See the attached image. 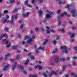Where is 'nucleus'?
Returning a JSON list of instances; mask_svg holds the SVG:
<instances>
[{"mask_svg":"<svg viewBox=\"0 0 77 77\" xmlns=\"http://www.w3.org/2000/svg\"><path fill=\"white\" fill-rule=\"evenodd\" d=\"M60 49L63 52V53H68V51H70V49H67L66 46H62L60 48Z\"/></svg>","mask_w":77,"mask_h":77,"instance_id":"obj_1","label":"nucleus"},{"mask_svg":"<svg viewBox=\"0 0 77 77\" xmlns=\"http://www.w3.org/2000/svg\"><path fill=\"white\" fill-rule=\"evenodd\" d=\"M18 15H19L18 14H17L15 16L13 15L11 16V23L12 24H13L14 23V19H17V17H18Z\"/></svg>","mask_w":77,"mask_h":77,"instance_id":"obj_2","label":"nucleus"},{"mask_svg":"<svg viewBox=\"0 0 77 77\" xmlns=\"http://www.w3.org/2000/svg\"><path fill=\"white\" fill-rule=\"evenodd\" d=\"M25 39H27V43L31 44L33 42V39L31 38L29 36H26L24 37Z\"/></svg>","mask_w":77,"mask_h":77,"instance_id":"obj_3","label":"nucleus"},{"mask_svg":"<svg viewBox=\"0 0 77 77\" xmlns=\"http://www.w3.org/2000/svg\"><path fill=\"white\" fill-rule=\"evenodd\" d=\"M4 37H5V38H8V36H7V34H5L4 35H1V37L0 38V41H2V42H5L6 41V39H4L2 40L3 38H4Z\"/></svg>","mask_w":77,"mask_h":77,"instance_id":"obj_4","label":"nucleus"},{"mask_svg":"<svg viewBox=\"0 0 77 77\" xmlns=\"http://www.w3.org/2000/svg\"><path fill=\"white\" fill-rule=\"evenodd\" d=\"M75 11H76V10L75 9L71 10V13L72 14L73 17H75V16H77V14H75Z\"/></svg>","mask_w":77,"mask_h":77,"instance_id":"obj_5","label":"nucleus"},{"mask_svg":"<svg viewBox=\"0 0 77 77\" xmlns=\"http://www.w3.org/2000/svg\"><path fill=\"white\" fill-rule=\"evenodd\" d=\"M5 44L7 45V48H9V47H10L11 46V44L10 42H8V41H6Z\"/></svg>","mask_w":77,"mask_h":77,"instance_id":"obj_6","label":"nucleus"},{"mask_svg":"<svg viewBox=\"0 0 77 77\" xmlns=\"http://www.w3.org/2000/svg\"><path fill=\"white\" fill-rule=\"evenodd\" d=\"M9 67H10V65L8 64L4 67L3 70L4 71H6V70L8 68H9Z\"/></svg>","mask_w":77,"mask_h":77,"instance_id":"obj_7","label":"nucleus"},{"mask_svg":"<svg viewBox=\"0 0 77 77\" xmlns=\"http://www.w3.org/2000/svg\"><path fill=\"white\" fill-rule=\"evenodd\" d=\"M35 69L38 68L39 69V70H41V69H42V67H41V66H35Z\"/></svg>","mask_w":77,"mask_h":77,"instance_id":"obj_8","label":"nucleus"},{"mask_svg":"<svg viewBox=\"0 0 77 77\" xmlns=\"http://www.w3.org/2000/svg\"><path fill=\"white\" fill-rule=\"evenodd\" d=\"M11 56V54H8L6 55H5V60H6V59H8V58L9 57H10Z\"/></svg>","mask_w":77,"mask_h":77,"instance_id":"obj_9","label":"nucleus"},{"mask_svg":"<svg viewBox=\"0 0 77 77\" xmlns=\"http://www.w3.org/2000/svg\"><path fill=\"white\" fill-rule=\"evenodd\" d=\"M71 75H72L73 77H77V75L74 73L71 72Z\"/></svg>","mask_w":77,"mask_h":77,"instance_id":"obj_10","label":"nucleus"},{"mask_svg":"<svg viewBox=\"0 0 77 77\" xmlns=\"http://www.w3.org/2000/svg\"><path fill=\"white\" fill-rule=\"evenodd\" d=\"M52 74H54L55 75H56L57 74V73H56L54 71H52L50 75V76H51Z\"/></svg>","mask_w":77,"mask_h":77,"instance_id":"obj_11","label":"nucleus"},{"mask_svg":"<svg viewBox=\"0 0 77 77\" xmlns=\"http://www.w3.org/2000/svg\"><path fill=\"white\" fill-rule=\"evenodd\" d=\"M67 15V13L65 12H64L63 14H61V17H64V15Z\"/></svg>","mask_w":77,"mask_h":77,"instance_id":"obj_12","label":"nucleus"},{"mask_svg":"<svg viewBox=\"0 0 77 77\" xmlns=\"http://www.w3.org/2000/svg\"><path fill=\"white\" fill-rule=\"evenodd\" d=\"M38 15L40 16H41V15L42 14V11H38Z\"/></svg>","mask_w":77,"mask_h":77,"instance_id":"obj_13","label":"nucleus"},{"mask_svg":"<svg viewBox=\"0 0 77 77\" xmlns=\"http://www.w3.org/2000/svg\"><path fill=\"white\" fill-rule=\"evenodd\" d=\"M16 65H17V63H15L14 66H13V70H15V67H16Z\"/></svg>","mask_w":77,"mask_h":77,"instance_id":"obj_14","label":"nucleus"},{"mask_svg":"<svg viewBox=\"0 0 77 77\" xmlns=\"http://www.w3.org/2000/svg\"><path fill=\"white\" fill-rule=\"evenodd\" d=\"M39 50H42V51H43L44 50V47H41V46L39 47L38 48Z\"/></svg>","mask_w":77,"mask_h":77,"instance_id":"obj_15","label":"nucleus"},{"mask_svg":"<svg viewBox=\"0 0 77 77\" xmlns=\"http://www.w3.org/2000/svg\"><path fill=\"white\" fill-rule=\"evenodd\" d=\"M51 17V16L49 14H46L45 16L46 18H50Z\"/></svg>","mask_w":77,"mask_h":77,"instance_id":"obj_16","label":"nucleus"},{"mask_svg":"<svg viewBox=\"0 0 77 77\" xmlns=\"http://www.w3.org/2000/svg\"><path fill=\"white\" fill-rule=\"evenodd\" d=\"M57 1H59V4H62V3H63V4H64V3H65V1L64 2H61V1H60V0H57Z\"/></svg>","mask_w":77,"mask_h":77,"instance_id":"obj_17","label":"nucleus"},{"mask_svg":"<svg viewBox=\"0 0 77 77\" xmlns=\"http://www.w3.org/2000/svg\"><path fill=\"white\" fill-rule=\"evenodd\" d=\"M9 20H7V19H5L4 20L3 22L4 23H5V22H7V23H9Z\"/></svg>","mask_w":77,"mask_h":77,"instance_id":"obj_18","label":"nucleus"},{"mask_svg":"<svg viewBox=\"0 0 77 77\" xmlns=\"http://www.w3.org/2000/svg\"><path fill=\"white\" fill-rule=\"evenodd\" d=\"M55 61L56 62H58L59 61V58L58 57H57L55 59Z\"/></svg>","mask_w":77,"mask_h":77,"instance_id":"obj_19","label":"nucleus"},{"mask_svg":"<svg viewBox=\"0 0 77 77\" xmlns=\"http://www.w3.org/2000/svg\"><path fill=\"white\" fill-rule=\"evenodd\" d=\"M30 14V13L29 12H27L26 13L25 15H26V17H27L29 15V14Z\"/></svg>","mask_w":77,"mask_h":77,"instance_id":"obj_20","label":"nucleus"},{"mask_svg":"<svg viewBox=\"0 0 77 77\" xmlns=\"http://www.w3.org/2000/svg\"><path fill=\"white\" fill-rule=\"evenodd\" d=\"M8 12V10H5L4 11L3 14H7Z\"/></svg>","mask_w":77,"mask_h":77,"instance_id":"obj_21","label":"nucleus"},{"mask_svg":"<svg viewBox=\"0 0 77 77\" xmlns=\"http://www.w3.org/2000/svg\"><path fill=\"white\" fill-rule=\"evenodd\" d=\"M14 0H11L10 1V3H14Z\"/></svg>","mask_w":77,"mask_h":77,"instance_id":"obj_22","label":"nucleus"},{"mask_svg":"<svg viewBox=\"0 0 77 77\" xmlns=\"http://www.w3.org/2000/svg\"><path fill=\"white\" fill-rule=\"evenodd\" d=\"M75 35V34L74 33L72 34L71 35V38H73V37H74Z\"/></svg>","mask_w":77,"mask_h":77,"instance_id":"obj_23","label":"nucleus"},{"mask_svg":"<svg viewBox=\"0 0 77 77\" xmlns=\"http://www.w3.org/2000/svg\"><path fill=\"white\" fill-rule=\"evenodd\" d=\"M12 49H17V47L15 46H13L12 47Z\"/></svg>","mask_w":77,"mask_h":77,"instance_id":"obj_24","label":"nucleus"},{"mask_svg":"<svg viewBox=\"0 0 77 77\" xmlns=\"http://www.w3.org/2000/svg\"><path fill=\"white\" fill-rule=\"evenodd\" d=\"M28 63H29V60H27L26 61V62L24 64L25 65H27V64H28Z\"/></svg>","mask_w":77,"mask_h":77,"instance_id":"obj_25","label":"nucleus"},{"mask_svg":"<svg viewBox=\"0 0 77 77\" xmlns=\"http://www.w3.org/2000/svg\"><path fill=\"white\" fill-rule=\"evenodd\" d=\"M57 42H56V40H54L53 42V43L54 45H55Z\"/></svg>","mask_w":77,"mask_h":77,"instance_id":"obj_26","label":"nucleus"},{"mask_svg":"<svg viewBox=\"0 0 77 77\" xmlns=\"http://www.w3.org/2000/svg\"><path fill=\"white\" fill-rule=\"evenodd\" d=\"M19 68H21V69H23V67L21 65H19Z\"/></svg>","mask_w":77,"mask_h":77,"instance_id":"obj_27","label":"nucleus"},{"mask_svg":"<svg viewBox=\"0 0 77 77\" xmlns=\"http://www.w3.org/2000/svg\"><path fill=\"white\" fill-rule=\"evenodd\" d=\"M5 30L6 32H8V28H5Z\"/></svg>","mask_w":77,"mask_h":77,"instance_id":"obj_28","label":"nucleus"},{"mask_svg":"<svg viewBox=\"0 0 77 77\" xmlns=\"http://www.w3.org/2000/svg\"><path fill=\"white\" fill-rule=\"evenodd\" d=\"M20 58V55L19 54H18L17 56V57H16V59H18Z\"/></svg>","mask_w":77,"mask_h":77,"instance_id":"obj_29","label":"nucleus"},{"mask_svg":"<svg viewBox=\"0 0 77 77\" xmlns=\"http://www.w3.org/2000/svg\"><path fill=\"white\" fill-rule=\"evenodd\" d=\"M4 16V14H2V13H0V18H2V16Z\"/></svg>","mask_w":77,"mask_h":77,"instance_id":"obj_30","label":"nucleus"},{"mask_svg":"<svg viewBox=\"0 0 77 77\" xmlns=\"http://www.w3.org/2000/svg\"><path fill=\"white\" fill-rule=\"evenodd\" d=\"M28 3V0H26L24 4L25 5H26L27 4V3Z\"/></svg>","mask_w":77,"mask_h":77,"instance_id":"obj_31","label":"nucleus"},{"mask_svg":"<svg viewBox=\"0 0 77 77\" xmlns=\"http://www.w3.org/2000/svg\"><path fill=\"white\" fill-rule=\"evenodd\" d=\"M60 31H61V32H62L63 33H64L65 32V30L63 29H60Z\"/></svg>","mask_w":77,"mask_h":77,"instance_id":"obj_32","label":"nucleus"},{"mask_svg":"<svg viewBox=\"0 0 77 77\" xmlns=\"http://www.w3.org/2000/svg\"><path fill=\"white\" fill-rule=\"evenodd\" d=\"M48 41V40H45V42H44L43 43V45H45V44H46V42H47Z\"/></svg>","mask_w":77,"mask_h":77,"instance_id":"obj_33","label":"nucleus"},{"mask_svg":"<svg viewBox=\"0 0 77 77\" xmlns=\"http://www.w3.org/2000/svg\"><path fill=\"white\" fill-rule=\"evenodd\" d=\"M43 75L44 76V77H47V74H45V73H43Z\"/></svg>","mask_w":77,"mask_h":77,"instance_id":"obj_34","label":"nucleus"},{"mask_svg":"<svg viewBox=\"0 0 77 77\" xmlns=\"http://www.w3.org/2000/svg\"><path fill=\"white\" fill-rule=\"evenodd\" d=\"M56 51H57V49H55V51H53L52 52L54 54V53H55L56 52Z\"/></svg>","mask_w":77,"mask_h":77,"instance_id":"obj_35","label":"nucleus"},{"mask_svg":"<svg viewBox=\"0 0 77 77\" xmlns=\"http://www.w3.org/2000/svg\"><path fill=\"white\" fill-rule=\"evenodd\" d=\"M30 58L31 59H35V57L33 56H31L30 57Z\"/></svg>","mask_w":77,"mask_h":77,"instance_id":"obj_36","label":"nucleus"},{"mask_svg":"<svg viewBox=\"0 0 77 77\" xmlns=\"http://www.w3.org/2000/svg\"><path fill=\"white\" fill-rule=\"evenodd\" d=\"M65 58H61L60 59V60L61 61H63H63H65Z\"/></svg>","mask_w":77,"mask_h":77,"instance_id":"obj_37","label":"nucleus"},{"mask_svg":"<svg viewBox=\"0 0 77 77\" xmlns=\"http://www.w3.org/2000/svg\"><path fill=\"white\" fill-rule=\"evenodd\" d=\"M23 26H24V24H22L20 26V28L22 29V28H23Z\"/></svg>","mask_w":77,"mask_h":77,"instance_id":"obj_38","label":"nucleus"},{"mask_svg":"<svg viewBox=\"0 0 77 77\" xmlns=\"http://www.w3.org/2000/svg\"><path fill=\"white\" fill-rule=\"evenodd\" d=\"M22 16L23 17H26V14L25 15L23 13L22 14Z\"/></svg>","mask_w":77,"mask_h":77,"instance_id":"obj_39","label":"nucleus"},{"mask_svg":"<svg viewBox=\"0 0 77 77\" xmlns=\"http://www.w3.org/2000/svg\"><path fill=\"white\" fill-rule=\"evenodd\" d=\"M18 37L19 38H21V35L20 34V33H18Z\"/></svg>","mask_w":77,"mask_h":77,"instance_id":"obj_40","label":"nucleus"},{"mask_svg":"<svg viewBox=\"0 0 77 77\" xmlns=\"http://www.w3.org/2000/svg\"><path fill=\"white\" fill-rule=\"evenodd\" d=\"M46 32L48 34H49L50 32V31L48 30L46 31Z\"/></svg>","mask_w":77,"mask_h":77,"instance_id":"obj_41","label":"nucleus"},{"mask_svg":"<svg viewBox=\"0 0 77 77\" xmlns=\"http://www.w3.org/2000/svg\"><path fill=\"white\" fill-rule=\"evenodd\" d=\"M69 7H70V5H67L66 6V8H69Z\"/></svg>","mask_w":77,"mask_h":77,"instance_id":"obj_42","label":"nucleus"},{"mask_svg":"<svg viewBox=\"0 0 77 77\" xmlns=\"http://www.w3.org/2000/svg\"><path fill=\"white\" fill-rule=\"evenodd\" d=\"M72 65H75V61L73 62Z\"/></svg>","mask_w":77,"mask_h":77,"instance_id":"obj_43","label":"nucleus"},{"mask_svg":"<svg viewBox=\"0 0 77 77\" xmlns=\"http://www.w3.org/2000/svg\"><path fill=\"white\" fill-rule=\"evenodd\" d=\"M74 49L76 51V52L77 53V47H75L74 48Z\"/></svg>","mask_w":77,"mask_h":77,"instance_id":"obj_44","label":"nucleus"},{"mask_svg":"<svg viewBox=\"0 0 77 77\" xmlns=\"http://www.w3.org/2000/svg\"><path fill=\"white\" fill-rule=\"evenodd\" d=\"M77 59V57H73V59H74V60H76Z\"/></svg>","mask_w":77,"mask_h":77,"instance_id":"obj_45","label":"nucleus"},{"mask_svg":"<svg viewBox=\"0 0 77 77\" xmlns=\"http://www.w3.org/2000/svg\"><path fill=\"white\" fill-rule=\"evenodd\" d=\"M9 16L8 15H7L6 16V18L7 19H9Z\"/></svg>","mask_w":77,"mask_h":77,"instance_id":"obj_46","label":"nucleus"},{"mask_svg":"<svg viewBox=\"0 0 77 77\" xmlns=\"http://www.w3.org/2000/svg\"><path fill=\"white\" fill-rule=\"evenodd\" d=\"M27 6H28V7H29V8H31L32 7V6H31V5H27Z\"/></svg>","mask_w":77,"mask_h":77,"instance_id":"obj_47","label":"nucleus"},{"mask_svg":"<svg viewBox=\"0 0 77 77\" xmlns=\"http://www.w3.org/2000/svg\"><path fill=\"white\" fill-rule=\"evenodd\" d=\"M35 30L36 31H38L39 30V28H36L35 29Z\"/></svg>","mask_w":77,"mask_h":77,"instance_id":"obj_48","label":"nucleus"},{"mask_svg":"<svg viewBox=\"0 0 77 77\" xmlns=\"http://www.w3.org/2000/svg\"><path fill=\"white\" fill-rule=\"evenodd\" d=\"M38 1H39L40 2V3H42V2H43V1L42 0H37Z\"/></svg>","mask_w":77,"mask_h":77,"instance_id":"obj_49","label":"nucleus"},{"mask_svg":"<svg viewBox=\"0 0 77 77\" xmlns=\"http://www.w3.org/2000/svg\"><path fill=\"white\" fill-rule=\"evenodd\" d=\"M60 23H61V22L60 21H59L58 22V25H60Z\"/></svg>","mask_w":77,"mask_h":77,"instance_id":"obj_50","label":"nucleus"},{"mask_svg":"<svg viewBox=\"0 0 77 77\" xmlns=\"http://www.w3.org/2000/svg\"><path fill=\"white\" fill-rule=\"evenodd\" d=\"M46 28L47 30H49V29H50V28H49L48 27V26H47L46 27Z\"/></svg>","mask_w":77,"mask_h":77,"instance_id":"obj_51","label":"nucleus"},{"mask_svg":"<svg viewBox=\"0 0 77 77\" xmlns=\"http://www.w3.org/2000/svg\"><path fill=\"white\" fill-rule=\"evenodd\" d=\"M25 44V42L23 41L22 43V45H24Z\"/></svg>","mask_w":77,"mask_h":77,"instance_id":"obj_52","label":"nucleus"},{"mask_svg":"<svg viewBox=\"0 0 77 77\" xmlns=\"http://www.w3.org/2000/svg\"><path fill=\"white\" fill-rule=\"evenodd\" d=\"M32 3H34L35 2V0H31Z\"/></svg>","mask_w":77,"mask_h":77,"instance_id":"obj_53","label":"nucleus"},{"mask_svg":"<svg viewBox=\"0 0 77 77\" xmlns=\"http://www.w3.org/2000/svg\"><path fill=\"white\" fill-rule=\"evenodd\" d=\"M32 39H35V36L33 35L32 36Z\"/></svg>","mask_w":77,"mask_h":77,"instance_id":"obj_54","label":"nucleus"},{"mask_svg":"<svg viewBox=\"0 0 77 77\" xmlns=\"http://www.w3.org/2000/svg\"><path fill=\"white\" fill-rule=\"evenodd\" d=\"M32 77H37V76L35 75H32Z\"/></svg>","mask_w":77,"mask_h":77,"instance_id":"obj_55","label":"nucleus"},{"mask_svg":"<svg viewBox=\"0 0 77 77\" xmlns=\"http://www.w3.org/2000/svg\"><path fill=\"white\" fill-rule=\"evenodd\" d=\"M73 41H74V40L73 39H70V42H72Z\"/></svg>","mask_w":77,"mask_h":77,"instance_id":"obj_56","label":"nucleus"},{"mask_svg":"<svg viewBox=\"0 0 77 77\" xmlns=\"http://www.w3.org/2000/svg\"><path fill=\"white\" fill-rule=\"evenodd\" d=\"M60 10H57V13H58V14H59V13H60Z\"/></svg>","mask_w":77,"mask_h":77,"instance_id":"obj_57","label":"nucleus"},{"mask_svg":"<svg viewBox=\"0 0 77 77\" xmlns=\"http://www.w3.org/2000/svg\"><path fill=\"white\" fill-rule=\"evenodd\" d=\"M23 72L24 73V74H27V72H26L25 71H23Z\"/></svg>","mask_w":77,"mask_h":77,"instance_id":"obj_58","label":"nucleus"},{"mask_svg":"<svg viewBox=\"0 0 77 77\" xmlns=\"http://www.w3.org/2000/svg\"><path fill=\"white\" fill-rule=\"evenodd\" d=\"M70 58H69V57H68L67 58V60H69V59Z\"/></svg>","mask_w":77,"mask_h":77,"instance_id":"obj_59","label":"nucleus"},{"mask_svg":"<svg viewBox=\"0 0 77 77\" xmlns=\"http://www.w3.org/2000/svg\"><path fill=\"white\" fill-rule=\"evenodd\" d=\"M59 39V36H57V40Z\"/></svg>","mask_w":77,"mask_h":77,"instance_id":"obj_60","label":"nucleus"},{"mask_svg":"<svg viewBox=\"0 0 77 77\" xmlns=\"http://www.w3.org/2000/svg\"><path fill=\"white\" fill-rule=\"evenodd\" d=\"M42 32H44V29L43 28H42Z\"/></svg>","mask_w":77,"mask_h":77,"instance_id":"obj_61","label":"nucleus"},{"mask_svg":"<svg viewBox=\"0 0 77 77\" xmlns=\"http://www.w3.org/2000/svg\"><path fill=\"white\" fill-rule=\"evenodd\" d=\"M31 54H32V53H30L28 54V56H30Z\"/></svg>","mask_w":77,"mask_h":77,"instance_id":"obj_62","label":"nucleus"},{"mask_svg":"<svg viewBox=\"0 0 77 77\" xmlns=\"http://www.w3.org/2000/svg\"><path fill=\"white\" fill-rule=\"evenodd\" d=\"M17 52H18V53H20V52H21V51H17Z\"/></svg>","mask_w":77,"mask_h":77,"instance_id":"obj_63","label":"nucleus"},{"mask_svg":"<svg viewBox=\"0 0 77 77\" xmlns=\"http://www.w3.org/2000/svg\"><path fill=\"white\" fill-rule=\"evenodd\" d=\"M65 77H68V75H65Z\"/></svg>","mask_w":77,"mask_h":77,"instance_id":"obj_64","label":"nucleus"}]
</instances>
